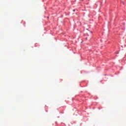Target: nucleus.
I'll return each instance as SVG.
<instances>
[{
	"label": "nucleus",
	"mask_w": 126,
	"mask_h": 126,
	"mask_svg": "<svg viewBox=\"0 0 126 126\" xmlns=\"http://www.w3.org/2000/svg\"><path fill=\"white\" fill-rule=\"evenodd\" d=\"M123 4H124V2H123Z\"/></svg>",
	"instance_id": "f03ea898"
},
{
	"label": "nucleus",
	"mask_w": 126,
	"mask_h": 126,
	"mask_svg": "<svg viewBox=\"0 0 126 126\" xmlns=\"http://www.w3.org/2000/svg\"><path fill=\"white\" fill-rule=\"evenodd\" d=\"M73 11H74V12L75 11V9H74V10H73Z\"/></svg>",
	"instance_id": "f257e3e1"
}]
</instances>
